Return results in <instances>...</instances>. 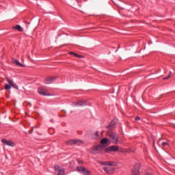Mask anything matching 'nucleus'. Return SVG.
Here are the masks:
<instances>
[{
    "instance_id": "obj_1",
    "label": "nucleus",
    "mask_w": 175,
    "mask_h": 175,
    "mask_svg": "<svg viewBox=\"0 0 175 175\" xmlns=\"http://www.w3.org/2000/svg\"><path fill=\"white\" fill-rule=\"evenodd\" d=\"M100 165L103 167V170L107 174H113L116 172V163L114 161H100Z\"/></svg>"
},
{
    "instance_id": "obj_2",
    "label": "nucleus",
    "mask_w": 175,
    "mask_h": 175,
    "mask_svg": "<svg viewBox=\"0 0 175 175\" xmlns=\"http://www.w3.org/2000/svg\"><path fill=\"white\" fill-rule=\"evenodd\" d=\"M108 136L112 142V143H114L115 144H117L118 143V135L116 133H108Z\"/></svg>"
},
{
    "instance_id": "obj_3",
    "label": "nucleus",
    "mask_w": 175,
    "mask_h": 175,
    "mask_svg": "<svg viewBox=\"0 0 175 175\" xmlns=\"http://www.w3.org/2000/svg\"><path fill=\"white\" fill-rule=\"evenodd\" d=\"M38 92L40 94V95H43V96H50L51 95L50 93H49L47 89L42 87L38 88Z\"/></svg>"
},
{
    "instance_id": "obj_4",
    "label": "nucleus",
    "mask_w": 175,
    "mask_h": 175,
    "mask_svg": "<svg viewBox=\"0 0 175 175\" xmlns=\"http://www.w3.org/2000/svg\"><path fill=\"white\" fill-rule=\"evenodd\" d=\"M66 144H67V146H72L73 144H78L80 146V144H83V141L80 139H70L66 142Z\"/></svg>"
},
{
    "instance_id": "obj_5",
    "label": "nucleus",
    "mask_w": 175,
    "mask_h": 175,
    "mask_svg": "<svg viewBox=\"0 0 175 175\" xmlns=\"http://www.w3.org/2000/svg\"><path fill=\"white\" fill-rule=\"evenodd\" d=\"M102 151H103V147L100 145L94 146L92 150L93 154H99V152H102Z\"/></svg>"
},
{
    "instance_id": "obj_6",
    "label": "nucleus",
    "mask_w": 175,
    "mask_h": 175,
    "mask_svg": "<svg viewBox=\"0 0 175 175\" xmlns=\"http://www.w3.org/2000/svg\"><path fill=\"white\" fill-rule=\"evenodd\" d=\"M131 175H140V165H135L132 170Z\"/></svg>"
},
{
    "instance_id": "obj_7",
    "label": "nucleus",
    "mask_w": 175,
    "mask_h": 175,
    "mask_svg": "<svg viewBox=\"0 0 175 175\" xmlns=\"http://www.w3.org/2000/svg\"><path fill=\"white\" fill-rule=\"evenodd\" d=\"M1 143H3V144H5L6 146H9L10 147H14V146H16V144L13 142V141H11V140L8 141L5 139H2Z\"/></svg>"
},
{
    "instance_id": "obj_8",
    "label": "nucleus",
    "mask_w": 175,
    "mask_h": 175,
    "mask_svg": "<svg viewBox=\"0 0 175 175\" xmlns=\"http://www.w3.org/2000/svg\"><path fill=\"white\" fill-rule=\"evenodd\" d=\"M78 172H81V173H83L84 175H91V172H90V170L85 169L84 167H77Z\"/></svg>"
},
{
    "instance_id": "obj_9",
    "label": "nucleus",
    "mask_w": 175,
    "mask_h": 175,
    "mask_svg": "<svg viewBox=\"0 0 175 175\" xmlns=\"http://www.w3.org/2000/svg\"><path fill=\"white\" fill-rule=\"evenodd\" d=\"M6 80H7L9 85H10L11 87H13V88H15V90H18V85H17L16 83H14V82H13V81L12 79H10V78L7 77Z\"/></svg>"
},
{
    "instance_id": "obj_10",
    "label": "nucleus",
    "mask_w": 175,
    "mask_h": 175,
    "mask_svg": "<svg viewBox=\"0 0 175 175\" xmlns=\"http://www.w3.org/2000/svg\"><path fill=\"white\" fill-rule=\"evenodd\" d=\"M56 79H57V77H48L44 80V83L45 84H51V83H53V81H54Z\"/></svg>"
},
{
    "instance_id": "obj_11",
    "label": "nucleus",
    "mask_w": 175,
    "mask_h": 175,
    "mask_svg": "<svg viewBox=\"0 0 175 175\" xmlns=\"http://www.w3.org/2000/svg\"><path fill=\"white\" fill-rule=\"evenodd\" d=\"M74 106H84L85 105V100H79L73 103Z\"/></svg>"
},
{
    "instance_id": "obj_12",
    "label": "nucleus",
    "mask_w": 175,
    "mask_h": 175,
    "mask_svg": "<svg viewBox=\"0 0 175 175\" xmlns=\"http://www.w3.org/2000/svg\"><path fill=\"white\" fill-rule=\"evenodd\" d=\"M12 29H16V31H18L19 32H23V27H21L20 25L12 27Z\"/></svg>"
},
{
    "instance_id": "obj_13",
    "label": "nucleus",
    "mask_w": 175,
    "mask_h": 175,
    "mask_svg": "<svg viewBox=\"0 0 175 175\" xmlns=\"http://www.w3.org/2000/svg\"><path fill=\"white\" fill-rule=\"evenodd\" d=\"M111 152H114L116 151H118V146H111Z\"/></svg>"
},
{
    "instance_id": "obj_14",
    "label": "nucleus",
    "mask_w": 175,
    "mask_h": 175,
    "mask_svg": "<svg viewBox=\"0 0 175 175\" xmlns=\"http://www.w3.org/2000/svg\"><path fill=\"white\" fill-rule=\"evenodd\" d=\"M14 62L15 65H16L17 66H21L22 68H24V66H25L23 64L20 63V62H18V60H17V59H14Z\"/></svg>"
},
{
    "instance_id": "obj_15",
    "label": "nucleus",
    "mask_w": 175,
    "mask_h": 175,
    "mask_svg": "<svg viewBox=\"0 0 175 175\" xmlns=\"http://www.w3.org/2000/svg\"><path fill=\"white\" fill-rule=\"evenodd\" d=\"M104 151H105V152H107V153L111 152V148L109 146V147L106 148L105 149H104Z\"/></svg>"
},
{
    "instance_id": "obj_16",
    "label": "nucleus",
    "mask_w": 175,
    "mask_h": 175,
    "mask_svg": "<svg viewBox=\"0 0 175 175\" xmlns=\"http://www.w3.org/2000/svg\"><path fill=\"white\" fill-rule=\"evenodd\" d=\"M100 143L101 144H106L107 143V139L103 138V139H101Z\"/></svg>"
},
{
    "instance_id": "obj_17",
    "label": "nucleus",
    "mask_w": 175,
    "mask_h": 175,
    "mask_svg": "<svg viewBox=\"0 0 175 175\" xmlns=\"http://www.w3.org/2000/svg\"><path fill=\"white\" fill-rule=\"evenodd\" d=\"M94 139H99V133L98 132H96L94 133V135L93 136Z\"/></svg>"
},
{
    "instance_id": "obj_18",
    "label": "nucleus",
    "mask_w": 175,
    "mask_h": 175,
    "mask_svg": "<svg viewBox=\"0 0 175 175\" xmlns=\"http://www.w3.org/2000/svg\"><path fill=\"white\" fill-rule=\"evenodd\" d=\"M10 88H12V86L8 84H5L4 86V90H10Z\"/></svg>"
},
{
    "instance_id": "obj_19",
    "label": "nucleus",
    "mask_w": 175,
    "mask_h": 175,
    "mask_svg": "<svg viewBox=\"0 0 175 175\" xmlns=\"http://www.w3.org/2000/svg\"><path fill=\"white\" fill-rule=\"evenodd\" d=\"M74 56L77 57V58H83V56H81V55H79L77 53H75Z\"/></svg>"
},
{
    "instance_id": "obj_20",
    "label": "nucleus",
    "mask_w": 175,
    "mask_h": 175,
    "mask_svg": "<svg viewBox=\"0 0 175 175\" xmlns=\"http://www.w3.org/2000/svg\"><path fill=\"white\" fill-rule=\"evenodd\" d=\"M161 146H162L163 147H166V146H169V143H167V142H163V143L161 144Z\"/></svg>"
},
{
    "instance_id": "obj_21",
    "label": "nucleus",
    "mask_w": 175,
    "mask_h": 175,
    "mask_svg": "<svg viewBox=\"0 0 175 175\" xmlns=\"http://www.w3.org/2000/svg\"><path fill=\"white\" fill-rule=\"evenodd\" d=\"M167 79H170V75H168L167 77H164L163 80H167Z\"/></svg>"
},
{
    "instance_id": "obj_22",
    "label": "nucleus",
    "mask_w": 175,
    "mask_h": 175,
    "mask_svg": "<svg viewBox=\"0 0 175 175\" xmlns=\"http://www.w3.org/2000/svg\"><path fill=\"white\" fill-rule=\"evenodd\" d=\"M140 120V118L139 116H137L135 118V121H139Z\"/></svg>"
},
{
    "instance_id": "obj_23",
    "label": "nucleus",
    "mask_w": 175,
    "mask_h": 175,
    "mask_svg": "<svg viewBox=\"0 0 175 175\" xmlns=\"http://www.w3.org/2000/svg\"><path fill=\"white\" fill-rule=\"evenodd\" d=\"M75 53L74 52H69L68 54H70V55H75Z\"/></svg>"
},
{
    "instance_id": "obj_24",
    "label": "nucleus",
    "mask_w": 175,
    "mask_h": 175,
    "mask_svg": "<svg viewBox=\"0 0 175 175\" xmlns=\"http://www.w3.org/2000/svg\"><path fill=\"white\" fill-rule=\"evenodd\" d=\"M80 163H83V161H80Z\"/></svg>"
},
{
    "instance_id": "obj_25",
    "label": "nucleus",
    "mask_w": 175,
    "mask_h": 175,
    "mask_svg": "<svg viewBox=\"0 0 175 175\" xmlns=\"http://www.w3.org/2000/svg\"><path fill=\"white\" fill-rule=\"evenodd\" d=\"M110 125H111V123L110 124Z\"/></svg>"
}]
</instances>
